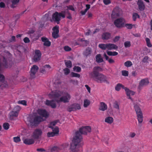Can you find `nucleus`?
I'll list each match as a JSON object with an SVG mask.
<instances>
[{"instance_id": "24", "label": "nucleus", "mask_w": 152, "mask_h": 152, "mask_svg": "<svg viewBox=\"0 0 152 152\" xmlns=\"http://www.w3.org/2000/svg\"><path fill=\"white\" fill-rule=\"evenodd\" d=\"M139 9L140 10L142 11L144 10L145 8V5L142 1L139 0L137 2Z\"/></svg>"}, {"instance_id": "23", "label": "nucleus", "mask_w": 152, "mask_h": 152, "mask_svg": "<svg viewBox=\"0 0 152 152\" xmlns=\"http://www.w3.org/2000/svg\"><path fill=\"white\" fill-rule=\"evenodd\" d=\"M45 104L48 105L50 106L52 108H54L56 107V105L55 101L53 100L51 101L46 100L45 102Z\"/></svg>"}, {"instance_id": "60", "label": "nucleus", "mask_w": 152, "mask_h": 152, "mask_svg": "<svg viewBox=\"0 0 152 152\" xmlns=\"http://www.w3.org/2000/svg\"><path fill=\"white\" fill-rule=\"evenodd\" d=\"M136 135V134L134 132H132L129 135L130 137L131 138L134 137Z\"/></svg>"}, {"instance_id": "14", "label": "nucleus", "mask_w": 152, "mask_h": 152, "mask_svg": "<svg viewBox=\"0 0 152 152\" xmlns=\"http://www.w3.org/2000/svg\"><path fill=\"white\" fill-rule=\"evenodd\" d=\"M80 109H81L80 105L78 104L75 103L69 106L68 107L67 110L69 112H71Z\"/></svg>"}, {"instance_id": "13", "label": "nucleus", "mask_w": 152, "mask_h": 152, "mask_svg": "<svg viewBox=\"0 0 152 152\" xmlns=\"http://www.w3.org/2000/svg\"><path fill=\"white\" fill-rule=\"evenodd\" d=\"M149 83V81L147 79H144L141 80L139 82L138 89L141 90L143 87L147 86Z\"/></svg>"}, {"instance_id": "44", "label": "nucleus", "mask_w": 152, "mask_h": 152, "mask_svg": "<svg viewBox=\"0 0 152 152\" xmlns=\"http://www.w3.org/2000/svg\"><path fill=\"white\" fill-rule=\"evenodd\" d=\"M52 129H53V132H55V134H58L59 132V130L58 128L57 127H56L55 128H52Z\"/></svg>"}, {"instance_id": "25", "label": "nucleus", "mask_w": 152, "mask_h": 152, "mask_svg": "<svg viewBox=\"0 0 152 152\" xmlns=\"http://www.w3.org/2000/svg\"><path fill=\"white\" fill-rule=\"evenodd\" d=\"M107 106L105 103L102 102L100 104L99 110L102 111H104L107 109Z\"/></svg>"}, {"instance_id": "54", "label": "nucleus", "mask_w": 152, "mask_h": 152, "mask_svg": "<svg viewBox=\"0 0 152 152\" xmlns=\"http://www.w3.org/2000/svg\"><path fill=\"white\" fill-rule=\"evenodd\" d=\"M143 50L145 52V53L147 54L150 52V50L146 47H144L143 48Z\"/></svg>"}, {"instance_id": "43", "label": "nucleus", "mask_w": 152, "mask_h": 152, "mask_svg": "<svg viewBox=\"0 0 152 152\" xmlns=\"http://www.w3.org/2000/svg\"><path fill=\"white\" fill-rule=\"evenodd\" d=\"M132 17L133 20L134 21H135L137 18L139 17V16L137 13H134L133 14Z\"/></svg>"}, {"instance_id": "37", "label": "nucleus", "mask_w": 152, "mask_h": 152, "mask_svg": "<svg viewBox=\"0 0 152 152\" xmlns=\"http://www.w3.org/2000/svg\"><path fill=\"white\" fill-rule=\"evenodd\" d=\"M71 77H75L79 78L80 77V75L79 74L73 72L71 73Z\"/></svg>"}, {"instance_id": "40", "label": "nucleus", "mask_w": 152, "mask_h": 152, "mask_svg": "<svg viewBox=\"0 0 152 152\" xmlns=\"http://www.w3.org/2000/svg\"><path fill=\"white\" fill-rule=\"evenodd\" d=\"M124 45L125 48H129L131 46V42L129 41H126L124 43Z\"/></svg>"}, {"instance_id": "18", "label": "nucleus", "mask_w": 152, "mask_h": 152, "mask_svg": "<svg viewBox=\"0 0 152 152\" xmlns=\"http://www.w3.org/2000/svg\"><path fill=\"white\" fill-rule=\"evenodd\" d=\"M37 112L40 115L45 118H47L48 116V113L45 110L39 109H38Z\"/></svg>"}, {"instance_id": "50", "label": "nucleus", "mask_w": 152, "mask_h": 152, "mask_svg": "<svg viewBox=\"0 0 152 152\" xmlns=\"http://www.w3.org/2000/svg\"><path fill=\"white\" fill-rule=\"evenodd\" d=\"M103 2L104 4L107 5L111 3V1L110 0H103Z\"/></svg>"}, {"instance_id": "20", "label": "nucleus", "mask_w": 152, "mask_h": 152, "mask_svg": "<svg viewBox=\"0 0 152 152\" xmlns=\"http://www.w3.org/2000/svg\"><path fill=\"white\" fill-rule=\"evenodd\" d=\"M124 90L128 96V98L131 99L132 100V99L130 97V96L134 95L135 94V92L133 91L129 90V89H128L126 87L124 88Z\"/></svg>"}, {"instance_id": "5", "label": "nucleus", "mask_w": 152, "mask_h": 152, "mask_svg": "<svg viewBox=\"0 0 152 152\" xmlns=\"http://www.w3.org/2000/svg\"><path fill=\"white\" fill-rule=\"evenodd\" d=\"M72 142L81 146L83 145L82 136L79 132H76L73 137Z\"/></svg>"}, {"instance_id": "16", "label": "nucleus", "mask_w": 152, "mask_h": 152, "mask_svg": "<svg viewBox=\"0 0 152 152\" xmlns=\"http://www.w3.org/2000/svg\"><path fill=\"white\" fill-rule=\"evenodd\" d=\"M82 146L72 142L70 146L72 152H77L79 150V148Z\"/></svg>"}, {"instance_id": "33", "label": "nucleus", "mask_w": 152, "mask_h": 152, "mask_svg": "<svg viewBox=\"0 0 152 152\" xmlns=\"http://www.w3.org/2000/svg\"><path fill=\"white\" fill-rule=\"evenodd\" d=\"M124 65L126 67H129L132 65V63L130 61H128L124 63Z\"/></svg>"}, {"instance_id": "51", "label": "nucleus", "mask_w": 152, "mask_h": 152, "mask_svg": "<svg viewBox=\"0 0 152 152\" xmlns=\"http://www.w3.org/2000/svg\"><path fill=\"white\" fill-rule=\"evenodd\" d=\"M65 74L67 75L70 72V70L69 69L66 68L64 69Z\"/></svg>"}, {"instance_id": "49", "label": "nucleus", "mask_w": 152, "mask_h": 152, "mask_svg": "<svg viewBox=\"0 0 152 152\" xmlns=\"http://www.w3.org/2000/svg\"><path fill=\"white\" fill-rule=\"evenodd\" d=\"M57 123V121H53V122H52L51 123H50V124L49 126V128H53V126L55 125Z\"/></svg>"}, {"instance_id": "59", "label": "nucleus", "mask_w": 152, "mask_h": 152, "mask_svg": "<svg viewBox=\"0 0 152 152\" xmlns=\"http://www.w3.org/2000/svg\"><path fill=\"white\" fill-rule=\"evenodd\" d=\"M85 87L87 89L89 93H90L91 92V88H90L87 85H86L85 86Z\"/></svg>"}, {"instance_id": "8", "label": "nucleus", "mask_w": 152, "mask_h": 152, "mask_svg": "<svg viewBox=\"0 0 152 152\" xmlns=\"http://www.w3.org/2000/svg\"><path fill=\"white\" fill-rule=\"evenodd\" d=\"M134 108L137 114L138 122L139 123H142L143 120V117L141 110L139 105L137 104L134 105Z\"/></svg>"}, {"instance_id": "28", "label": "nucleus", "mask_w": 152, "mask_h": 152, "mask_svg": "<svg viewBox=\"0 0 152 152\" xmlns=\"http://www.w3.org/2000/svg\"><path fill=\"white\" fill-rule=\"evenodd\" d=\"M113 120V118L110 116L107 117L105 119V122L109 124L112 123Z\"/></svg>"}, {"instance_id": "2", "label": "nucleus", "mask_w": 152, "mask_h": 152, "mask_svg": "<svg viewBox=\"0 0 152 152\" xmlns=\"http://www.w3.org/2000/svg\"><path fill=\"white\" fill-rule=\"evenodd\" d=\"M102 70V69L100 67H95L94 68L93 72L90 73V75L91 78L98 83L104 82L109 84V82L106 76L98 72Z\"/></svg>"}, {"instance_id": "63", "label": "nucleus", "mask_w": 152, "mask_h": 152, "mask_svg": "<svg viewBox=\"0 0 152 152\" xmlns=\"http://www.w3.org/2000/svg\"><path fill=\"white\" fill-rule=\"evenodd\" d=\"M5 5L4 3L1 2L0 3V7L1 8H4L5 7Z\"/></svg>"}, {"instance_id": "53", "label": "nucleus", "mask_w": 152, "mask_h": 152, "mask_svg": "<svg viewBox=\"0 0 152 152\" xmlns=\"http://www.w3.org/2000/svg\"><path fill=\"white\" fill-rule=\"evenodd\" d=\"M64 50L66 51H70L72 49L70 47L67 46H65L64 47Z\"/></svg>"}, {"instance_id": "45", "label": "nucleus", "mask_w": 152, "mask_h": 152, "mask_svg": "<svg viewBox=\"0 0 152 152\" xmlns=\"http://www.w3.org/2000/svg\"><path fill=\"white\" fill-rule=\"evenodd\" d=\"M18 104H21L25 106L27 105L26 102L24 100L19 101L18 102Z\"/></svg>"}, {"instance_id": "35", "label": "nucleus", "mask_w": 152, "mask_h": 152, "mask_svg": "<svg viewBox=\"0 0 152 152\" xmlns=\"http://www.w3.org/2000/svg\"><path fill=\"white\" fill-rule=\"evenodd\" d=\"M122 88L124 89V87L122 85L120 84H118L115 87V90L117 91H119L120 90L121 88Z\"/></svg>"}, {"instance_id": "32", "label": "nucleus", "mask_w": 152, "mask_h": 152, "mask_svg": "<svg viewBox=\"0 0 152 152\" xmlns=\"http://www.w3.org/2000/svg\"><path fill=\"white\" fill-rule=\"evenodd\" d=\"M86 8L84 11H82L80 12L82 15H84L86 12L90 8V5L89 4H87L86 5Z\"/></svg>"}, {"instance_id": "22", "label": "nucleus", "mask_w": 152, "mask_h": 152, "mask_svg": "<svg viewBox=\"0 0 152 152\" xmlns=\"http://www.w3.org/2000/svg\"><path fill=\"white\" fill-rule=\"evenodd\" d=\"M34 138H25L23 139L24 143L27 145H31L33 144L34 142Z\"/></svg>"}, {"instance_id": "61", "label": "nucleus", "mask_w": 152, "mask_h": 152, "mask_svg": "<svg viewBox=\"0 0 152 152\" xmlns=\"http://www.w3.org/2000/svg\"><path fill=\"white\" fill-rule=\"evenodd\" d=\"M67 9L68 10H70L72 11L74 10V7L72 6H69V7H67Z\"/></svg>"}, {"instance_id": "15", "label": "nucleus", "mask_w": 152, "mask_h": 152, "mask_svg": "<svg viewBox=\"0 0 152 152\" xmlns=\"http://www.w3.org/2000/svg\"><path fill=\"white\" fill-rule=\"evenodd\" d=\"M91 131V127L89 126H85L80 128L79 132L81 134H86L88 132H90Z\"/></svg>"}, {"instance_id": "57", "label": "nucleus", "mask_w": 152, "mask_h": 152, "mask_svg": "<svg viewBox=\"0 0 152 152\" xmlns=\"http://www.w3.org/2000/svg\"><path fill=\"white\" fill-rule=\"evenodd\" d=\"M23 41L25 43H28L30 42V40L27 37H25L23 39Z\"/></svg>"}, {"instance_id": "4", "label": "nucleus", "mask_w": 152, "mask_h": 152, "mask_svg": "<svg viewBox=\"0 0 152 152\" xmlns=\"http://www.w3.org/2000/svg\"><path fill=\"white\" fill-rule=\"evenodd\" d=\"M98 47L102 50H107V54L110 56H112L113 52L108 51V50H116L118 48L117 46L112 43H107L106 44H101L98 45Z\"/></svg>"}, {"instance_id": "34", "label": "nucleus", "mask_w": 152, "mask_h": 152, "mask_svg": "<svg viewBox=\"0 0 152 152\" xmlns=\"http://www.w3.org/2000/svg\"><path fill=\"white\" fill-rule=\"evenodd\" d=\"M9 1L12 2V7H14V5L17 4L19 1V0H8Z\"/></svg>"}, {"instance_id": "47", "label": "nucleus", "mask_w": 152, "mask_h": 152, "mask_svg": "<svg viewBox=\"0 0 152 152\" xmlns=\"http://www.w3.org/2000/svg\"><path fill=\"white\" fill-rule=\"evenodd\" d=\"M122 75L124 76H128V72L126 70H123L121 72Z\"/></svg>"}, {"instance_id": "62", "label": "nucleus", "mask_w": 152, "mask_h": 152, "mask_svg": "<svg viewBox=\"0 0 152 152\" xmlns=\"http://www.w3.org/2000/svg\"><path fill=\"white\" fill-rule=\"evenodd\" d=\"M132 75L134 77H135L137 75V73L135 71H133L132 72Z\"/></svg>"}, {"instance_id": "26", "label": "nucleus", "mask_w": 152, "mask_h": 152, "mask_svg": "<svg viewBox=\"0 0 152 152\" xmlns=\"http://www.w3.org/2000/svg\"><path fill=\"white\" fill-rule=\"evenodd\" d=\"M42 40L44 42V45L49 46L50 45V42L49 41L48 39L46 38L42 37Z\"/></svg>"}, {"instance_id": "48", "label": "nucleus", "mask_w": 152, "mask_h": 152, "mask_svg": "<svg viewBox=\"0 0 152 152\" xmlns=\"http://www.w3.org/2000/svg\"><path fill=\"white\" fill-rule=\"evenodd\" d=\"M3 127L5 130L8 129L9 127V125L8 123H5L3 124Z\"/></svg>"}, {"instance_id": "21", "label": "nucleus", "mask_w": 152, "mask_h": 152, "mask_svg": "<svg viewBox=\"0 0 152 152\" xmlns=\"http://www.w3.org/2000/svg\"><path fill=\"white\" fill-rule=\"evenodd\" d=\"M53 29V32L52 33V36L54 38H56L58 37V33L59 32L58 27L56 26L54 27Z\"/></svg>"}, {"instance_id": "39", "label": "nucleus", "mask_w": 152, "mask_h": 152, "mask_svg": "<svg viewBox=\"0 0 152 152\" xmlns=\"http://www.w3.org/2000/svg\"><path fill=\"white\" fill-rule=\"evenodd\" d=\"M55 132H49L47 133V136L48 137H52L54 136L56 134Z\"/></svg>"}, {"instance_id": "56", "label": "nucleus", "mask_w": 152, "mask_h": 152, "mask_svg": "<svg viewBox=\"0 0 152 152\" xmlns=\"http://www.w3.org/2000/svg\"><path fill=\"white\" fill-rule=\"evenodd\" d=\"M44 68H45V69H46V70H48L51 68V67L49 65H45L44 66Z\"/></svg>"}, {"instance_id": "11", "label": "nucleus", "mask_w": 152, "mask_h": 152, "mask_svg": "<svg viewBox=\"0 0 152 152\" xmlns=\"http://www.w3.org/2000/svg\"><path fill=\"white\" fill-rule=\"evenodd\" d=\"M21 110L20 107L19 106H17L14 107L13 110L10 113V118L12 120L13 117H17L18 115L19 112Z\"/></svg>"}, {"instance_id": "17", "label": "nucleus", "mask_w": 152, "mask_h": 152, "mask_svg": "<svg viewBox=\"0 0 152 152\" xmlns=\"http://www.w3.org/2000/svg\"><path fill=\"white\" fill-rule=\"evenodd\" d=\"M41 54L39 50H36L33 57L34 61L35 62H37L39 61L41 58Z\"/></svg>"}, {"instance_id": "1", "label": "nucleus", "mask_w": 152, "mask_h": 152, "mask_svg": "<svg viewBox=\"0 0 152 152\" xmlns=\"http://www.w3.org/2000/svg\"><path fill=\"white\" fill-rule=\"evenodd\" d=\"M49 96L51 98H55L56 101L57 103L68 102L71 98L70 95L68 92L58 90L55 92H52L49 94Z\"/></svg>"}, {"instance_id": "3", "label": "nucleus", "mask_w": 152, "mask_h": 152, "mask_svg": "<svg viewBox=\"0 0 152 152\" xmlns=\"http://www.w3.org/2000/svg\"><path fill=\"white\" fill-rule=\"evenodd\" d=\"M44 120L40 117L31 115L28 118L26 124L29 127L33 128L37 126L40 122Z\"/></svg>"}, {"instance_id": "36", "label": "nucleus", "mask_w": 152, "mask_h": 152, "mask_svg": "<svg viewBox=\"0 0 152 152\" xmlns=\"http://www.w3.org/2000/svg\"><path fill=\"white\" fill-rule=\"evenodd\" d=\"M66 66L67 67L71 68L72 66L71 62L70 61H65Z\"/></svg>"}, {"instance_id": "55", "label": "nucleus", "mask_w": 152, "mask_h": 152, "mask_svg": "<svg viewBox=\"0 0 152 152\" xmlns=\"http://www.w3.org/2000/svg\"><path fill=\"white\" fill-rule=\"evenodd\" d=\"M114 107L115 108L118 109V110H119V105L118 104V103L117 102H115L114 103Z\"/></svg>"}, {"instance_id": "29", "label": "nucleus", "mask_w": 152, "mask_h": 152, "mask_svg": "<svg viewBox=\"0 0 152 152\" xmlns=\"http://www.w3.org/2000/svg\"><path fill=\"white\" fill-rule=\"evenodd\" d=\"M96 61L98 63H101L103 61V58L100 54H98L96 56Z\"/></svg>"}, {"instance_id": "9", "label": "nucleus", "mask_w": 152, "mask_h": 152, "mask_svg": "<svg viewBox=\"0 0 152 152\" xmlns=\"http://www.w3.org/2000/svg\"><path fill=\"white\" fill-rule=\"evenodd\" d=\"M126 22L125 19L122 17H121L115 19L114 21V23L117 27L121 28L124 26Z\"/></svg>"}, {"instance_id": "64", "label": "nucleus", "mask_w": 152, "mask_h": 152, "mask_svg": "<svg viewBox=\"0 0 152 152\" xmlns=\"http://www.w3.org/2000/svg\"><path fill=\"white\" fill-rule=\"evenodd\" d=\"M109 62L110 63H111V64H112V63H114V61L112 59H111V58H110V59H109L108 60Z\"/></svg>"}, {"instance_id": "31", "label": "nucleus", "mask_w": 152, "mask_h": 152, "mask_svg": "<svg viewBox=\"0 0 152 152\" xmlns=\"http://www.w3.org/2000/svg\"><path fill=\"white\" fill-rule=\"evenodd\" d=\"M91 49L90 48H88L84 52V54L86 56H88L91 53Z\"/></svg>"}, {"instance_id": "58", "label": "nucleus", "mask_w": 152, "mask_h": 152, "mask_svg": "<svg viewBox=\"0 0 152 152\" xmlns=\"http://www.w3.org/2000/svg\"><path fill=\"white\" fill-rule=\"evenodd\" d=\"M120 37L119 36H117L115 37L113 39V41L115 42H116L119 40L120 39Z\"/></svg>"}, {"instance_id": "6", "label": "nucleus", "mask_w": 152, "mask_h": 152, "mask_svg": "<svg viewBox=\"0 0 152 152\" xmlns=\"http://www.w3.org/2000/svg\"><path fill=\"white\" fill-rule=\"evenodd\" d=\"M65 12H62L60 13L56 12L53 15L52 19L53 20L56 22L57 24H58L59 21L61 20V17L64 18L65 17Z\"/></svg>"}, {"instance_id": "7", "label": "nucleus", "mask_w": 152, "mask_h": 152, "mask_svg": "<svg viewBox=\"0 0 152 152\" xmlns=\"http://www.w3.org/2000/svg\"><path fill=\"white\" fill-rule=\"evenodd\" d=\"M43 130L40 128L35 129L33 132L31 136L35 140L40 139L43 134Z\"/></svg>"}, {"instance_id": "12", "label": "nucleus", "mask_w": 152, "mask_h": 152, "mask_svg": "<svg viewBox=\"0 0 152 152\" xmlns=\"http://www.w3.org/2000/svg\"><path fill=\"white\" fill-rule=\"evenodd\" d=\"M122 14V11L119 7H116L113 10L111 14V18L114 19L120 16Z\"/></svg>"}, {"instance_id": "27", "label": "nucleus", "mask_w": 152, "mask_h": 152, "mask_svg": "<svg viewBox=\"0 0 152 152\" xmlns=\"http://www.w3.org/2000/svg\"><path fill=\"white\" fill-rule=\"evenodd\" d=\"M110 34L108 33H104L102 35V38L103 40H107L110 38Z\"/></svg>"}, {"instance_id": "10", "label": "nucleus", "mask_w": 152, "mask_h": 152, "mask_svg": "<svg viewBox=\"0 0 152 152\" xmlns=\"http://www.w3.org/2000/svg\"><path fill=\"white\" fill-rule=\"evenodd\" d=\"M68 146V144L65 143L59 146H54L52 147L50 149L51 152H58L64 150Z\"/></svg>"}, {"instance_id": "46", "label": "nucleus", "mask_w": 152, "mask_h": 152, "mask_svg": "<svg viewBox=\"0 0 152 152\" xmlns=\"http://www.w3.org/2000/svg\"><path fill=\"white\" fill-rule=\"evenodd\" d=\"M13 141L17 143L20 141V139L19 137H13Z\"/></svg>"}, {"instance_id": "38", "label": "nucleus", "mask_w": 152, "mask_h": 152, "mask_svg": "<svg viewBox=\"0 0 152 152\" xmlns=\"http://www.w3.org/2000/svg\"><path fill=\"white\" fill-rule=\"evenodd\" d=\"M145 40L147 46L149 47H152V45L150 42L149 39L148 38H146L145 39Z\"/></svg>"}, {"instance_id": "41", "label": "nucleus", "mask_w": 152, "mask_h": 152, "mask_svg": "<svg viewBox=\"0 0 152 152\" xmlns=\"http://www.w3.org/2000/svg\"><path fill=\"white\" fill-rule=\"evenodd\" d=\"M81 69L78 66H75L73 68V70L77 72H79L81 71Z\"/></svg>"}, {"instance_id": "30", "label": "nucleus", "mask_w": 152, "mask_h": 152, "mask_svg": "<svg viewBox=\"0 0 152 152\" xmlns=\"http://www.w3.org/2000/svg\"><path fill=\"white\" fill-rule=\"evenodd\" d=\"M90 102L89 100L85 99L84 101L83 106L85 107H87L90 105Z\"/></svg>"}, {"instance_id": "19", "label": "nucleus", "mask_w": 152, "mask_h": 152, "mask_svg": "<svg viewBox=\"0 0 152 152\" xmlns=\"http://www.w3.org/2000/svg\"><path fill=\"white\" fill-rule=\"evenodd\" d=\"M38 67L36 65H34L31 68V76L32 78L34 77V75L38 69Z\"/></svg>"}, {"instance_id": "42", "label": "nucleus", "mask_w": 152, "mask_h": 152, "mask_svg": "<svg viewBox=\"0 0 152 152\" xmlns=\"http://www.w3.org/2000/svg\"><path fill=\"white\" fill-rule=\"evenodd\" d=\"M134 26V25H132L131 24H129V23L126 24V23H125V24L124 26H125L126 28H127L128 29H131L132 28L133 26Z\"/></svg>"}, {"instance_id": "52", "label": "nucleus", "mask_w": 152, "mask_h": 152, "mask_svg": "<svg viewBox=\"0 0 152 152\" xmlns=\"http://www.w3.org/2000/svg\"><path fill=\"white\" fill-rule=\"evenodd\" d=\"M60 82L59 80H56L55 82H54V86L56 87H57L60 84Z\"/></svg>"}]
</instances>
